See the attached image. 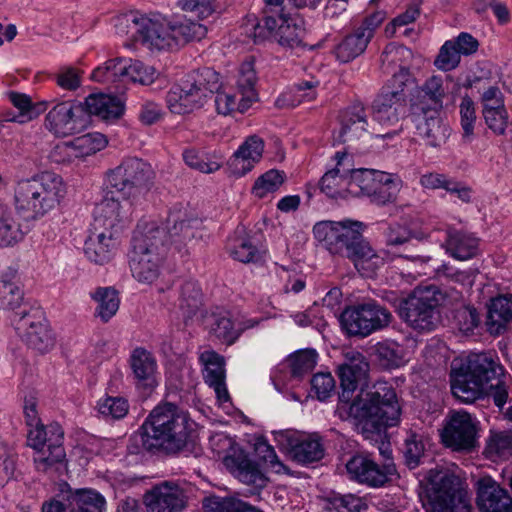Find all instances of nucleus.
<instances>
[{"label": "nucleus", "mask_w": 512, "mask_h": 512, "mask_svg": "<svg viewBox=\"0 0 512 512\" xmlns=\"http://www.w3.org/2000/svg\"><path fill=\"white\" fill-rule=\"evenodd\" d=\"M376 187L375 192H371L368 196L371 202L377 205H385L395 200L398 191V181L392 174L387 173L386 179L381 178V182Z\"/></svg>", "instance_id": "obj_61"}, {"label": "nucleus", "mask_w": 512, "mask_h": 512, "mask_svg": "<svg viewBox=\"0 0 512 512\" xmlns=\"http://www.w3.org/2000/svg\"><path fill=\"white\" fill-rule=\"evenodd\" d=\"M446 447L455 451H470L476 443V426L469 413L453 412L441 434Z\"/></svg>", "instance_id": "obj_18"}, {"label": "nucleus", "mask_w": 512, "mask_h": 512, "mask_svg": "<svg viewBox=\"0 0 512 512\" xmlns=\"http://www.w3.org/2000/svg\"><path fill=\"white\" fill-rule=\"evenodd\" d=\"M91 298L97 302L96 315L103 322L109 321L119 309L117 291L111 287H99L90 293Z\"/></svg>", "instance_id": "obj_47"}, {"label": "nucleus", "mask_w": 512, "mask_h": 512, "mask_svg": "<svg viewBox=\"0 0 512 512\" xmlns=\"http://www.w3.org/2000/svg\"><path fill=\"white\" fill-rule=\"evenodd\" d=\"M290 453L298 463L308 464L319 461L324 456L321 438L314 434L291 441Z\"/></svg>", "instance_id": "obj_40"}, {"label": "nucleus", "mask_w": 512, "mask_h": 512, "mask_svg": "<svg viewBox=\"0 0 512 512\" xmlns=\"http://www.w3.org/2000/svg\"><path fill=\"white\" fill-rule=\"evenodd\" d=\"M215 95V109L218 114L227 116L232 114L234 111H239L241 113L245 112L247 109H242V96L237 99L236 93L232 90L222 89L221 87L214 92Z\"/></svg>", "instance_id": "obj_60"}, {"label": "nucleus", "mask_w": 512, "mask_h": 512, "mask_svg": "<svg viewBox=\"0 0 512 512\" xmlns=\"http://www.w3.org/2000/svg\"><path fill=\"white\" fill-rule=\"evenodd\" d=\"M391 320L392 314L374 301L349 307L341 314V324L351 336L366 337L387 327Z\"/></svg>", "instance_id": "obj_13"}, {"label": "nucleus", "mask_w": 512, "mask_h": 512, "mask_svg": "<svg viewBox=\"0 0 512 512\" xmlns=\"http://www.w3.org/2000/svg\"><path fill=\"white\" fill-rule=\"evenodd\" d=\"M286 175L283 171L271 169L260 175L254 182L252 194L259 199L266 198L275 193L285 182Z\"/></svg>", "instance_id": "obj_50"}, {"label": "nucleus", "mask_w": 512, "mask_h": 512, "mask_svg": "<svg viewBox=\"0 0 512 512\" xmlns=\"http://www.w3.org/2000/svg\"><path fill=\"white\" fill-rule=\"evenodd\" d=\"M211 337L225 345H232L240 337L244 328L236 325L231 313L226 310L212 312L206 320Z\"/></svg>", "instance_id": "obj_29"}, {"label": "nucleus", "mask_w": 512, "mask_h": 512, "mask_svg": "<svg viewBox=\"0 0 512 512\" xmlns=\"http://www.w3.org/2000/svg\"><path fill=\"white\" fill-rule=\"evenodd\" d=\"M255 450L259 458L272 472L277 474L288 472V468L280 461L275 449L265 440L258 441L256 443Z\"/></svg>", "instance_id": "obj_63"}, {"label": "nucleus", "mask_w": 512, "mask_h": 512, "mask_svg": "<svg viewBox=\"0 0 512 512\" xmlns=\"http://www.w3.org/2000/svg\"><path fill=\"white\" fill-rule=\"evenodd\" d=\"M165 252V236L155 222L137 226L132 239L130 268L139 282L152 283L159 276Z\"/></svg>", "instance_id": "obj_5"}, {"label": "nucleus", "mask_w": 512, "mask_h": 512, "mask_svg": "<svg viewBox=\"0 0 512 512\" xmlns=\"http://www.w3.org/2000/svg\"><path fill=\"white\" fill-rule=\"evenodd\" d=\"M97 407L101 415L111 419H122L129 411L128 401L119 396H107L100 399Z\"/></svg>", "instance_id": "obj_59"}, {"label": "nucleus", "mask_w": 512, "mask_h": 512, "mask_svg": "<svg viewBox=\"0 0 512 512\" xmlns=\"http://www.w3.org/2000/svg\"><path fill=\"white\" fill-rule=\"evenodd\" d=\"M257 81L253 62L246 61L241 64L237 78L238 93L242 95V109H248L257 100L255 84Z\"/></svg>", "instance_id": "obj_46"}, {"label": "nucleus", "mask_w": 512, "mask_h": 512, "mask_svg": "<svg viewBox=\"0 0 512 512\" xmlns=\"http://www.w3.org/2000/svg\"><path fill=\"white\" fill-rule=\"evenodd\" d=\"M66 195L62 178L52 172H42L19 181L14 189L17 212L26 220L41 218L56 209Z\"/></svg>", "instance_id": "obj_4"}, {"label": "nucleus", "mask_w": 512, "mask_h": 512, "mask_svg": "<svg viewBox=\"0 0 512 512\" xmlns=\"http://www.w3.org/2000/svg\"><path fill=\"white\" fill-rule=\"evenodd\" d=\"M225 464L231 473L242 483L260 490L267 485L268 478L259 469L258 464L245 454H235L225 459Z\"/></svg>", "instance_id": "obj_28"}, {"label": "nucleus", "mask_w": 512, "mask_h": 512, "mask_svg": "<svg viewBox=\"0 0 512 512\" xmlns=\"http://www.w3.org/2000/svg\"><path fill=\"white\" fill-rule=\"evenodd\" d=\"M512 321V294L500 295L491 300L486 320L491 334H501L508 322Z\"/></svg>", "instance_id": "obj_37"}, {"label": "nucleus", "mask_w": 512, "mask_h": 512, "mask_svg": "<svg viewBox=\"0 0 512 512\" xmlns=\"http://www.w3.org/2000/svg\"><path fill=\"white\" fill-rule=\"evenodd\" d=\"M206 33V26L198 22L191 20H184L179 23L173 22V34L175 36L174 46H177L181 42L200 40Z\"/></svg>", "instance_id": "obj_58"}, {"label": "nucleus", "mask_w": 512, "mask_h": 512, "mask_svg": "<svg viewBox=\"0 0 512 512\" xmlns=\"http://www.w3.org/2000/svg\"><path fill=\"white\" fill-rule=\"evenodd\" d=\"M304 36L305 29L289 18L285 24L279 26L276 40L284 48L297 49L304 47Z\"/></svg>", "instance_id": "obj_52"}, {"label": "nucleus", "mask_w": 512, "mask_h": 512, "mask_svg": "<svg viewBox=\"0 0 512 512\" xmlns=\"http://www.w3.org/2000/svg\"><path fill=\"white\" fill-rule=\"evenodd\" d=\"M195 427L186 411L167 402L153 408L141 425L139 436L148 452L177 454L194 441Z\"/></svg>", "instance_id": "obj_2"}, {"label": "nucleus", "mask_w": 512, "mask_h": 512, "mask_svg": "<svg viewBox=\"0 0 512 512\" xmlns=\"http://www.w3.org/2000/svg\"><path fill=\"white\" fill-rule=\"evenodd\" d=\"M413 121L417 133L427 145L439 147L444 144L449 136V127L440 118V112L435 110L413 111Z\"/></svg>", "instance_id": "obj_26"}, {"label": "nucleus", "mask_w": 512, "mask_h": 512, "mask_svg": "<svg viewBox=\"0 0 512 512\" xmlns=\"http://www.w3.org/2000/svg\"><path fill=\"white\" fill-rule=\"evenodd\" d=\"M406 101L399 92L381 93L373 102V118L383 127H395L393 132H388L384 137H391L402 130L398 125L401 117L405 114Z\"/></svg>", "instance_id": "obj_19"}, {"label": "nucleus", "mask_w": 512, "mask_h": 512, "mask_svg": "<svg viewBox=\"0 0 512 512\" xmlns=\"http://www.w3.org/2000/svg\"><path fill=\"white\" fill-rule=\"evenodd\" d=\"M130 365L138 385L147 388H154L157 385V363L149 351L136 348L130 357Z\"/></svg>", "instance_id": "obj_35"}, {"label": "nucleus", "mask_w": 512, "mask_h": 512, "mask_svg": "<svg viewBox=\"0 0 512 512\" xmlns=\"http://www.w3.org/2000/svg\"><path fill=\"white\" fill-rule=\"evenodd\" d=\"M444 300L442 291L434 285L420 286L403 302L400 315L413 329L429 332L439 322V305Z\"/></svg>", "instance_id": "obj_8"}, {"label": "nucleus", "mask_w": 512, "mask_h": 512, "mask_svg": "<svg viewBox=\"0 0 512 512\" xmlns=\"http://www.w3.org/2000/svg\"><path fill=\"white\" fill-rule=\"evenodd\" d=\"M330 504L338 512H364L368 507L363 498L354 494L335 495Z\"/></svg>", "instance_id": "obj_64"}, {"label": "nucleus", "mask_w": 512, "mask_h": 512, "mask_svg": "<svg viewBox=\"0 0 512 512\" xmlns=\"http://www.w3.org/2000/svg\"><path fill=\"white\" fill-rule=\"evenodd\" d=\"M335 167L321 178L320 189L330 198H346L351 195V160L346 153L335 154Z\"/></svg>", "instance_id": "obj_21"}, {"label": "nucleus", "mask_w": 512, "mask_h": 512, "mask_svg": "<svg viewBox=\"0 0 512 512\" xmlns=\"http://www.w3.org/2000/svg\"><path fill=\"white\" fill-rule=\"evenodd\" d=\"M199 361L203 366L205 383L212 387L220 402L229 400L225 384V358L212 349L204 350L199 354Z\"/></svg>", "instance_id": "obj_25"}, {"label": "nucleus", "mask_w": 512, "mask_h": 512, "mask_svg": "<svg viewBox=\"0 0 512 512\" xmlns=\"http://www.w3.org/2000/svg\"><path fill=\"white\" fill-rule=\"evenodd\" d=\"M25 231L11 214L0 217V246L9 247L17 244L24 237Z\"/></svg>", "instance_id": "obj_57"}, {"label": "nucleus", "mask_w": 512, "mask_h": 512, "mask_svg": "<svg viewBox=\"0 0 512 512\" xmlns=\"http://www.w3.org/2000/svg\"><path fill=\"white\" fill-rule=\"evenodd\" d=\"M426 512H470L471 502L468 491L459 478L444 474L439 481L431 484L422 497Z\"/></svg>", "instance_id": "obj_9"}, {"label": "nucleus", "mask_w": 512, "mask_h": 512, "mask_svg": "<svg viewBox=\"0 0 512 512\" xmlns=\"http://www.w3.org/2000/svg\"><path fill=\"white\" fill-rule=\"evenodd\" d=\"M363 223L359 221H321L313 227L315 238L332 254L344 255L362 238Z\"/></svg>", "instance_id": "obj_14"}, {"label": "nucleus", "mask_w": 512, "mask_h": 512, "mask_svg": "<svg viewBox=\"0 0 512 512\" xmlns=\"http://www.w3.org/2000/svg\"><path fill=\"white\" fill-rule=\"evenodd\" d=\"M131 25L139 40L149 49L165 50L174 47L173 21L166 16L128 14L117 19L116 31L120 35H126Z\"/></svg>", "instance_id": "obj_7"}, {"label": "nucleus", "mask_w": 512, "mask_h": 512, "mask_svg": "<svg viewBox=\"0 0 512 512\" xmlns=\"http://www.w3.org/2000/svg\"><path fill=\"white\" fill-rule=\"evenodd\" d=\"M9 100L19 110V113L8 120L20 124L37 118L48 108V102L32 103L31 98L23 93L10 92Z\"/></svg>", "instance_id": "obj_44"}, {"label": "nucleus", "mask_w": 512, "mask_h": 512, "mask_svg": "<svg viewBox=\"0 0 512 512\" xmlns=\"http://www.w3.org/2000/svg\"><path fill=\"white\" fill-rule=\"evenodd\" d=\"M350 478L370 488L384 487L397 475L394 461L378 464L370 455L356 454L346 464Z\"/></svg>", "instance_id": "obj_17"}, {"label": "nucleus", "mask_w": 512, "mask_h": 512, "mask_svg": "<svg viewBox=\"0 0 512 512\" xmlns=\"http://www.w3.org/2000/svg\"><path fill=\"white\" fill-rule=\"evenodd\" d=\"M219 88V74L212 68L193 71L168 91L167 107L174 114L190 113L201 108Z\"/></svg>", "instance_id": "obj_6"}, {"label": "nucleus", "mask_w": 512, "mask_h": 512, "mask_svg": "<svg viewBox=\"0 0 512 512\" xmlns=\"http://www.w3.org/2000/svg\"><path fill=\"white\" fill-rule=\"evenodd\" d=\"M505 369L497 356L491 353H473L453 363L451 391L463 403H473L487 396L502 409L508 399Z\"/></svg>", "instance_id": "obj_1"}, {"label": "nucleus", "mask_w": 512, "mask_h": 512, "mask_svg": "<svg viewBox=\"0 0 512 512\" xmlns=\"http://www.w3.org/2000/svg\"><path fill=\"white\" fill-rule=\"evenodd\" d=\"M316 362L317 353L313 349L295 352L288 359L291 375L295 378H301L314 369Z\"/></svg>", "instance_id": "obj_56"}, {"label": "nucleus", "mask_w": 512, "mask_h": 512, "mask_svg": "<svg viewBox=\"0 0 512 512\" xmlns=\"http://www.w3.org/2000/svg\"><path fill=\"white\" fill-rule=\"evenodd\" d=\"M204 507L210 512H261L256 507L234 496L207 499L204 502Z\"/></svg>", "instance_id": "obj_54"}, {"label": "nucleus", "mask_w": 512, "mask_h": 512, "mask_svg": "<svg viewBox=\"0 0 512 512\" xmlns=\"http://www.w3.org/2000/svg\"><path fill=\"white\" fill-rule=\"evenodd\" d=\"M445 96L446 89L442 77L434 75L428 78L421 87L418 101L413 104V111L435 110L440 112Z\"/></svg>", "instance_id": "obj_36"}, {"label": "nucleus", "mask_w": 512, "mask_h": 512, "mask_svg": "<svg viewBox=\"0 0 512 512\" xmlns=\"http://www.w3.org/2000/svg\"><path fill=\"white\" fill-rule=\"evenodd\" d=\"M369 42V32L365 34L356 28L334 47L333 52L338 61L347 63L361 55Z\"/></svg>", "instance_id": "obj_41"}, {"label": "nucleus", "mask_w": 512, "mask_h": 512, "mask_svg": "<svg viewBox=\"0 0 512 512\" xmlns=\"http://www.w3.org/2000/svg\"><path fill=\"white\" fill-rule=\"evenodd\" d=\"M387 177V173L374 169H352L351 168V196H369L375 192L381 178Z\"/></svg>", "instance_id": "obj_43"}, {"label": "nucleus", "mask_w": 512, "mask_h": 512, "mask_svg": "<svg viewBox=\"0 0 512 512\" xmlns=\"http://www.w3.org/2000/svg\"><path fill=\"white\" fill-rule=\"evenodd\" d=\"M107 145L105 136L101 133H87L75 138L69 143H65L62 149L69 155L74 157H85L92 155Z\"/></svg>", "instance_id": "obj_42"}, {"label": "nucleus", "mask_w": 512, "mask_h": 512, "mask_svg": "<svg viewBox=\"0 0 512 512\" xmlns=\"http://www.w3.org/2000/svg\"><path fill=\"white\" fill-rule=\"evenodd\" d=\"M376 354L382 365L387 368L399 367L404 359L402 350L394 342H382L376 345Z\"/></svg>", "instance_id": "obj_62"}, {"label": "nucleus", "mask_w": 512, "mask_h": 512, "mask_svg": "<svg viewBox=\"0 0 512 512\" xmlns=\"http://www.w3.org/2000/svg\"><path fill=\"white\" fill-rule=\"evenodd\" d=\"M63 439L64 432L58 423H41L28 430L27 443L35 451L33 461L38 471L46 472L65 459Z\"/></svg>", "instance_id": "obj_10"}, {"label": "nucleus", "mask_w": 512, "mask_h": 512, "mask_svg": "<svg viewBox=\"0 0 512 512\" xmlns=\"http://www.w3.org/2000/svg\"><path fill=\"white\" fill-rule=\"evenodd\" d=\"M201 306V291L195 282L189 281L181 287L179 308L185 319L191 318Z\"/></svg>", "instance_id": "obj_53"}, {"label": "nucleus", "mask_w": 512, "mask_h": 512, "mask_svg": "<svg viewBox=\"0 0 512 512\" xmlns=\"http://www.w3.org/2000/svg\"><path fill=\"white\" fill-rule=\"evenodd\" d=\"M117 242L111 231L92 234L85 241L84 252L86 257L99 265L108 263L114 256Z\"/></svg>", "instance_id": "obj_34"}, {"label": "nucleus", "mask_w": 512, "mask_h": 512, "mask_svg": "<svg viewBox=\"0 0 512 512\" xmlns=\"http://www.w3.org/2000/svg\"><path fill=\"white\" fill-rule=\"evenodd\" d=\"M369 370V364L365 357L359 352H348L345 362L338 368V376L342 393L340 400L349 402L351 394L357 389L359 383L364 380Z\"/></svg>", "instance_id": "obj_23"}, {"label": "nucleus", "mask_w": 512, "mask_h": 512, "mask_svg": "<svg viewBox=\"0 0 512 512\" xmlns=\"http://www.w3.org/2000/svg\"><path fill=\"white\" fill-rule=\"evenodd\" d=\"M366 126L367 116L364 106L360 103L354 104L343 112L338 140L343 143H353L366 134Z\"/></svg>", "instance_id": "obj_30"}, {"label": "nucleus", "mask_w": 512, "mask_h": 512, "mask_svg": "<svg viewBox=\"0 0 512 512\" xmlns=\"http://www.w3.org/2000/svg\"><path fill=\"white\" fill-rule=\"evenodd\" d=\"M148 512H180L186 507V495L178 485L164 482L144 495Z\"/></svg>", "instance_id": "obj_22"}, {"label": "nucleus", "mask_w": 512, "mask_h": 512, "mask_svg": "<svg viewBox=\"0 0 512 512\" xmlns=\"http://www.w3.org/2000/svg\"><path fill=\"white\" fill-rule=\"evenodd\" d=\"M411 59L412 51L395 43L388 44L381 56L382 66L386 73L394 72L395 68L400 70L401 67H408Z\"/></svg>", "instance_id": "obj_49"}, {"label": "nucleus", "mask_w": 512, "mask_h": 512, "mask_svg": "<svg viewBox=\"0 0 512 512\" xmlns=\"http://www.w3.org/2000/svg\"><path fill=\"white\" fill-rule=\"evenodd\" d=\"M65 496L73 512H103L105 509V498L93 489H76Z\"/></svg>", "instance_id": "obj_39"}, {"label": "nucleus", "mask_w": 512, "mask_h": 512, "mask_svg": "<svg viewBox=\"0 0 512 512\" xmlns=\"http://www.w3.org/2000/svg\"><path fill=\"white\" fill-rule=\"evenodd\" d=\"M404 458L405 463L410 469H414L422 463L425 457V445L423 436L414 431L407 433L404 440Z\"/></svg>", "instance_id": "obj_55"}, {"label": "nucleus", "mask_w": 512, "mask_h": 512, "mask_svg": "<svg viewBox=\"0 0 512 512\" xmlns=\"http://www.w3.org/2000/svg\"><path fill=\"white\" fill-rule=\"evenodd\" d=\"M157 77L154 67L131 59H111L103 66L97 67L91 78L100 83L114 85L119 89V83L133 82L142 85L152 84Z\"/></svg>", "instance_id": "obj_12"}, {"label": "nucleus", "mask_w": 512, "mask_h": 512, "mask_svg": "<svg viewBox=\"0 0 512 512\" xmlns=\"http://www.w3.org/2000/svg\"><path fill=\"white\" fill-rule=\"evenodd\" d=\"M154 176L149 163L137 157H129L109 171L107 181L110 187L129 198L147 191Z\"/></svg>", "instance_id": "obj_11"}, {"label": "nucleus", "mask_w": 512, "mask_h": 512, "mask_svg": "<svg viewBox=\"0 0 512 512\" xmlns=\"http://www.w3.org/2000/svg\"><path fill=\"white\" fill-rule=\"evenodd\" d=\"M84 109L91 115L110 121L122 116L124 103L118 97L109 94H91L85 99Z\"/></svg>", "instance_id": "obj_32"}, {"label": "nucleus", "mask_w": 512, "mask_h": 512, "mask_svg": "<svg viewBox=\"0 0 512 512\" xmlns=\"http://www.w3.org/2000/svg\"><path fill=\"white\" fill-rule=\"evenodd\" d=\"M264 146V141L259 136L247 137L228 161L231 172L238 177L250 172L261 160Z\"/></svg>", "instance_id": "obj_27"}, {"label": "nucleus", "mask_w": 512, "mask_h": 512, "mask_svg": "<svg viewBox=\"0 0 512 512\" xmlns=\"http://www.w3.org/2000/svg\"><path fill=\"white\" fill-rule=\"evenodd\" d=\"M477 506L480 512H512V498L491 477L477 482Z\"/></svg>", "instance_id": "obj_24"}, {"label": "nucleus", "mask_w": 512, "mask_h": 512, "mask_svg": "<svg viewBox=\"0 0 512 512\" xmlns=\"http://www.w3.org/2000/svg\"><path fill=\"white\" fill-rule=\"evenodd\" d=\"M78 112L83 105L72 101L56 102L45 116V128L57 137H66L78 130Z\"/></svg>", "instance_id": "obj_20"}, {"label": "nucleus", "mask_w": 512, "mask_h": 512, "mask_svg": "<svg viewBox=\"0 0 512 512\" xmlns=\"http://www.w3.org/2000/svg\"><path fill=\"white\" fill-rule=\"evenodd\" d=\"M130 207L127 200L121 202L113 196H106L95 209V220L106 231H110L128 217Z\"/></svg>", "instance_id": "obj_33"}, {"label": "nucleus", "mask_w": 512, "mask_h": 512, "mask_svg": "<svg viewBox=\"0 0 512 512\" xmlns=\"http://www.w3.org/2000/svg\"><path fill=\"white\" fill-rule=\"evenodd\" d=\"M444 246L451 257L465 261L476 256L478 239L462 231H449Z\"/></svg>", "instance_id": "obj_38"}, {"label": "nucleus", "mask_w": 512, "mask_h": 512, "mask_svg": "<svg viewBox=\"0 0 512 512\" xmlns=\"http://www.w3.org/2000/svg\"><path fill=\"white\" fill-rule=\"evenodd\" d=\"M344 255L353 261L355 268L362 276L368 278L373 277L384 263L383 258L377 255L363 238L349 248Z\"/></svg>", "instance_id": "obj_31"}, {"label": "nucleus", "mask_w": 512, "mask_h": 512, "mask_svg": "<svg viewBox=\"0 0 512 512\" xmlns=\"http://www.w3.org/2000/svg\"><path fill=\"white\" fill-rule=\"evenodd\" d=\"M349 415L367 439L379 435L385 427L397 425L401 408L395 389L386 381L362 388L350 404Z\"/></svg>", "instance_id": "obj_3"}, {"label": "nucleus", "mask_w": 512, "mask_h": 512, "mask_svg": "<svg viewBox=\"0 0 512 512\" xmlns=\"http://www.w3.org/2000/svg\"><path fill=\"white\" fill-rule=\"evenodd\" d=\"M202 224V219L195 210L188 206H175L169 212L166 226L158 228L164 232L165 244L169 241L181 250L193 240L202 237Z\"/></svg>", "instance_id": "obj_15"}, {"label": "nucleus", "mask_w": 512, "mask_h": 512, "mask_svg": "<svg viewBox=\"0 0 512 512\" xmlns=\"http://www.w3.org/2000/svg\"><path fill=\"white\" fill-rule=\"evenodd\" d=\"M483 453L494 462L509 458L512 456V436L507 432L491 433Z\"/></svg>", "instance_id": "obj_48"}, {"label": "nucleus", "mask_w": 512, "mask_h": 512, "mask_svg": "<svg viewBox=\"0 0 512 512\" xmlns=\"http://www.w3.org/2000/svg\"><path fill=\"white\" fill-rule=\"evenodd\" d=\"M18 336L32 349L41 353L50 351L55 338L39 311L30 312L26 307L11 317Z\"/></svg>", "instance_id": "obj_16"}, {"label": "nucleus", "mask_w": 512, "mask_h": 512, "mask_svg": "<svg viewBox=\"0 0 512 512\" xmlns=\"http://www.w3.org/2000/svg\"><path fill=\"white\" fill-rule=\"evenodd\" d=\"M264 17L261 22L257 23L254 30L255 39L263 40L268 36L274 34L277 37V31L281 24H285L289 17L284 11H276L271 9H264Z\"/></svg>", "instance_id": "obj_51"}, {"label": "nucleus", "mask_w": 512, "mask_h": 512, "mask_svg": "<svg viewBox=\"0 0 512 512\" xmlns=\"http://www.w3.org/2000/svg\"><path fill=\"white\" fill-rule=\"evenodd\" d=\"M183 160L190 168L209 174L220 169L223 156L217 152L206 153L195 148H187L183 151Z\"/></svg>", "instance_id": "obj_45"}]
</instances>
